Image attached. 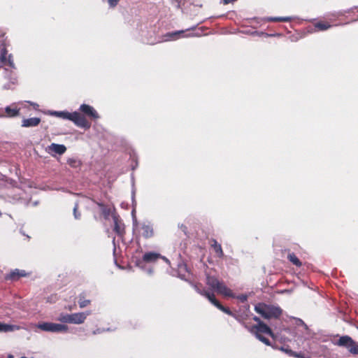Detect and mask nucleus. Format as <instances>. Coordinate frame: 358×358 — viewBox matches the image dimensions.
<instances>
[{
    "label": "nucleus",
    "instance_id": "24",
    "mask_svg": "<svg viewBox=\"0 0 358 358\" xmlns=\"http://www.w3.org/2000/svg\"><path fill=\"white\" fill-rule=\"evenodd\" d=\"M67 163L72 168H78L81 165L80 161L76 158L69 159Z\"/></svg>",
    "mask_w": 358,
    "mask_h": 358
},
{
    "label": "nucleus",
    "instance_id": "33",
    "mask_svg": "<svg viewBox=\"0 0 358 358\" xmlns=\"http://www.w3.org/2000/svg\"><path fill=\"white\" fill-rule=\"evenodd\" d=\"M29 103H30V105H31L35 109H36L38 107V104H37L36 103H34V102H31V101H29Z\"/></svg>",
    "mask_w": 358,
    "mask_h": 358
},
{
    "label": "nucleus",
    "instance_id": "2",
    "mask_svg": "<svg viewBox=\"0 0 358 358\" xmlns=\"http://www.w3.org/2000/svg\"><path fill=\"white\" fill-rule=\"evenodd\" d=\"M255 310L265 319L278 318L282 313V310L277 306L258 303L255 307Z\"/></svg>",
    "mask_w": 358,
    "mask_h": 358
},
{
    "label": "nucleus",
    "instance_id": "8",
    "mask_svg": "<svg viewBox=\"0 0 358 358\" xmlns=\"http://www.w3.org/2000/svg\"><path fill=\"white\" fill-rule=\"evenodd\" d=\"M66 148L64 145L57 144L55 143H51L45 148V151L52 157H55L56 155H62L66 152Z\"/></svg>",
    "mask_w": 358,
    "mask_h": 358
},
{
    "label": "nucleus",
    "instance_id": "9",
    "mask_svg": "<svg viewBox=\"0 0 358 358\" xmlns=\"http://www.w3.org/2000/svg\"><path fill=\"white\" fill-rule=\"evenodd\" d=\"M90 314V311L70 314L69 324H81L84 323L87 317Z\"/></svg>",
    "mask_w": 358,
    "mask_h": 358
},
{
    "label": "nucleus",
    "instance_id": "37",
    "mask_svg": "<svg viewBox=\"0 0 358 358\" xmlns=\"http://www.w3.org/2000/svg\"><path fill=\"white\" fill-rule=\"evenodd\" d=\"M357 329H358V327H357Z\"/></svg>",
    "mask_w": 358,
    "mask_h": 358
},
{
    "label": "nucleus",
    "instance_id": "30",
    "mask_svg": "<svg viewBox=\"0 0 358 358\" xmlns=\"http://www.w3.org/2000/svg\"><path fill=\"white\" fill-rule=\"evenodd\" d=\"M78 206L77 203H76L73 207V215H74L75 219H76V220H78L80 217V214L78 213Z\"/></svg>",
    "mask_w": 358,
    "mask_h": 358
},
{
    "label": "nucleus",
    "instance_id": "13",
    "mask_svg": "<svg viewBox=\"0 0 358 358\" xmlns=\"http://www.w3.org/2000/svg\"><path fill=\"white\" fill-rule=\"evenodd\" d=\"M80 110L93 119H98L99 117L97 112L90 105L85 103L80 105Z\"/></svg>",
    "mask_w": 358,
    "mask_h": 358
},
{
    "label": "nucleus",
    "instance_id": "31",
    "mask_svg": "<svg viewBox=\"0 0 358 358\" xmlns=\"http://www.w3.org/2000/svg\"><path fill=\"white\" fill-rule=\"evenodd\" d=\"M119 1L120 0H108V3L110 7L114 8L117 5Z\"/></svg>",
    "mask_w": 358,
    "mask_h": 358
},
{
    "label": "nucleus",
    "instance_id": "3",
    "mask_svg": "<svg viewBox=\"0 0 358 358\" xmlns=\"http://www.w3.org/2000/svg\"><path fill=\"white\" fill-rule=\"evenodd\" d=\"M0 67H3V70L6 73V77L9 80H10L11 83L14 84L16 79L13 76L12 70H9L7 67L13 69L14 64L13 60L11 59L10 55H7V51L4 48L1 50L0 54Z\"/></svg>",
    "mask_w": 358,
    "mask_h": 358
},
{
    "label": "nucleus",
    "instance_id": "11",
    "mask_svg": "<svg viewBox=\"0 0 358 358\" xmlns=\"http://www.w3.org/2000/svg\"><path fill=\"white\" fill-rule=\"evenodd\" d=\"M335 344L340 347H344L350 351L352 345H355V341L349 336H343L336 341Z\"/></svg>",
    "mask_w": 358,
    "mask_h": 358
},
{
    "label": "nucleus",
    "instance_id": "34",
    "mask_svg": "<svg viewBox=\"0 0 358 358\" xmlns=\"http://www.w3.org/2000/svg\"><path fill=\"white\" fill-rule=\"evenodd\" d=\"M152 271L151 269H149V270H148V273H149L150 274H151V273H152Z\"/></svg>",
    "mask_w": 358,
    "mask_h": 358
},
{
    "label": "nucleus",
    "instance_id": "21",
    "mask_svg": "<svg viewBox=\"0 0 358 358\" xmlns=\"http://www.w3.org/2000/svg\"><path fill=\"white\" fill-rule=\"evenodd\" d=\"M287 258L294 265L298 267H300L301 266V261L294 253L289 254Z\"/></svg>",
    "mask_w": 358,
    "mask_h": 358
},
{
    "label": "nucleus",
    "instance_id": "1",
    "mask_svg": "<svg viewBox=\"0 0 358 358\" xmlns=\"http://www.w3.org/2000/svg\"><path fill=\"white\" fill-rule=\"evenodd\" d=\"M48 114L51 116L57 117L63 120H69L73 122L77 127L88 129L91 127V123L80 113L73 112L69 113L68 111H56L49 110Z\"/></svg>",
    "mask_w": 358,
    "mask_h": 358
},
{
    "label": "nucleus",
    "instance_id": "14",
    "mask_svg": "<svg viewBox=\"0 0 358 358\" xmlns=\"http://www.w3.org/2000/svg\"><path fill=\"white\" fill-rule=\"evenodd\" d=\"M112 217L114 222V231L119 235H122L124 232V224L119 220L118 216L113 213Z\"/></svg>",
    "mask_w": 358,
    "mask_h": 358
},
{
    "label": "nucleus",
    "instance_id": "23",
    "mask_svg": "<svg viewBox=\"0 0 358 358\" xmlns=\"http://www.w3.org/2000/svg\"><path fill=\"white\" fill-rule=\"evenodd\" d=\"M212 247L213 248L215 252L217 253L218 257H221L223 256L224 254L221 245L217 243L216 241H213V244H212Z\"/></svg>",
    "mask_w": 358,
    "mask_h": 358
},
{
    "label": "nucleus",
    "instance_id": "16",
    "mask_svg": "<svg viewBox=\"0 0 358 358\" xmlns=\"http://www.w3.org/2000/svg\"><path fill=\"white\" fill-rule=\"evenodd\" d=\"M141 230L142 235L146 238H150L153 236V228L152 226L149 223H143L141 225Z\"/></svg>",
    "mask_w": 358,
    "mask_h": 358
},
{
    "label": "nucleus",
    "instance_id": "19",
    "mask_svg": "<svg viewBox=\"0 0 358 358\" xmlns=\"http://www.w3.org/2000/svg\"><path fill=\"white\" fill-rule=\"evenodd\" d=\"M20 327L17 325H11L0 322V332H8L19 330Z\"/></svg>",
    "mask_w": 358,
    "mask_h": 358
},
{
    "label": "nucleus",
    "instance_id": "20",
    "mask_svg": "<svg viewBox=\"0 0 358 358\" xmlns=\"http://www.w3.org/2000/svg\"><path fill=\"white\" fill-rule=\"evenodd\" d=\"M97 205L99 206L100 210L104 217L105 219H108L109 216L113 215L114 213L111 211V209L106 207L103 203H97Z\"/></svg>",
    "mask_w": 358,
    "mask_h": 358
},
{
    "label": "nucleus",
    "instance_id": "15",
    "mask_svg": "<svg viewBox=\"0 0 358 358\" xmlns=\"http://www.w3.org/2000/svg\"><path fill=\"white\" fill-rule=\"evenodd\" d=\"M41 119L39 117H30L23 119L22 121V127H34L39 124Z\"/></svg>",
    "mask_w": 358,
    "mask_h": 358
},
{
    "label": "nucleus",
    "instance_id": "27",
    "mask_svg": "<svg viewBox=\"0 0 358 358\" xmlns=\"http://www.w3.org/2000/svg\"><path fill=\"white\" fill-rule=\"evenodd\" d=\"M90 303V300L85 299L84 298H83L81 296L80 297L79 301H78V304H79L80 308H85L87 305H89Z\"/></svg>",
    "mask_w": 358,
    "mask_h": 358
},
{
    "label": "nucleus",
    "instance_id": "12",
    "mask_svg": "<svg viewBox=\"0 0 358 358\" xmlns=\"http://www.w3.org/2000/svg\"><path fill=\"white\" fill-rule=\"evenodd\" d=\"M6 114H0V117H14L20 114V108L13 103L5 108Z\"/></svg>",
    "mask_w": 358,
    "mask_h": 358
},
{
    "label": "nucleus",
    "instance_id": "29",
    "mask_svg": "<svg viewBox=\"0 0 358 358\" xmlns=\"http://www.w3.org/2000/svg\"><path fill=\"white\" fill-rule=\"evenodd\" d=\"M233 295H234V296H232L233 298H235V297L237 298L242 303L245 302L248 299V296L245 294H241L237 296H236L234 294H233Z\"/></svg>",
    "mask_w": 358,
    "mask_h": 358
},
{
    "label": "nucleus",
    "instance_id": "4",
    "mask_svg": "<svg viewBox=\"0 0 358 358\" xmlns=\"http://www.w3.org/2000/svg\"><path fill=\"white\" fill-rule=\"evenodd\" d=\"M250 331L252 334L255 335L257 339L264 343L265 345H271L269 340L262 335L263 334L268 335L271 337H274L273 333L268 325L264 323L256 324L252 326Z\"/></svg>",
    "mask_w": 358,
    "mask_h": 358
},
{
    "label": "nucleus",
    "instance_id": "28",
    "mask_svg": "<svg viewBox=\"0 0 358 358\" xmlns=\"http://www.w3.org/2000/svg\"><path fill=\"white\" fill-rule=\"evenodd\" d=\"M349 352L353 355H358V343L355 341V345H352Z\"/></svg>",
    "mask_w": 358,
    "mask_h": 358
},
{
    "label": "nucleus",
    "instance_id": "6",
    "mask_svg": "<svg viewBox=\"0 0 358 358\" xmlns=\"http://www.w3.org/2000/svg\"><path fill=\"white\" fill-rule=\"evenodd\" d=\"M194 287L199 294L206 296L210 301V303H213L215 306H216L218 309H220V310L227 313L229 315L235 317V315L229 308L224 307L222 304L219 303L218 301L215 299L213 293H211L210 291H208L204 288H201V285H194Z\"/></svg>",
    "mask_w": 358,
    "mask_h": 358
},
{
    "label": "nucleus",
    "instance_id": "32",
    "mask_svg": "<svg viewBox=\"0 0 358 358\" xmlns=\"http://www.w3.org/2000/svg\"><path fill=\"white\" fill-rule=\"evenodd\" d=\"M253 320H254V321H255V322L257 323V324H262V323H264V322H262V321H261V320H260L258 317H257V316H255V317H253Z\"/></svg>",
    "mask_w": 358,
    "mask_h": 358
},
{
    "label": "nucleus",
    "instance_id": "25",
    "mask_svg": "<svg viewBox=\"0 0 358 358\" xmlns=\"http://www.w3.org/2000/svg\"><path fill=\"white\" fill-rule=\"evenodd\" d=\"M57 320L64 323H70V314L61 313Z\"/></svg>",
    "mask_w": 358,
    "mask_h": 358
},
{
    "label": "nucleus",
    "instance_id": "18",
    "mask_svg": "<svg viewBox=\"0 0 358 358\" xmlns=\"http://www.w3.org/2000/svg\"><path fill=\"white\" fill-rule=\"evenodd\" d=\"M184 33V31H176L174 32H170L164 36V41H170L177 39L180 37V35Z\"/></svg>",
    "mask_w": 358,
    "mask_h": 358
},
{
    "label": "nucleus",
    "instance_id": "10",
    "mask_svg": "<svg viewBox=\"0 0 358 358\" xmlns=\"http://www.w3.org/2000/svg\"><path fill=\"white\" fill-rule=\"evenodd\" d=\"M159 258L162 259L167 264H170L169 260L166 257L162 256L160 254L155 252L145 253L143 256V261L145 262L151 263L155 262Z\"/></svg>",
    "mask_w": 358,
    "mask_h": 358
},
{
    "label": "nucleus",
    "instance_id": "35",
    "mask_svg": "<svg viewBox=\"0 0 358 358\" xmlns=\"http://www.w3.org/2000/svg\"><path fill=\"white\" fill-rule=\"evenodd\" d=\"M8 358H14V357L13 355H9Z\"/></svg>",
    "mask_w": 358,
    "mask_h": 358
},
{
    "label": "nucleus",
    "instance_id": "36",
    "mask_svg": "<svg viewBox=\"0 0 358 358\" xmlns=\"http://www.w3.org/2000/svg\"><path fill=\"white\" fill-rule=\"evenodd\" d=\"M194 36V35H192V34H189V35H188L187 36Z\"/></svg>",
    "mask_w": 358,
    "mask_h": 358
},
{
    "label": "nucleus",
    "instance_id": "26",
    "mask_svg": "<svg viewBox=\"0 0 358 358\" xmlns=\"http://www.w3.org/2000/svg\"><path fill=\"white\" fill-rule=\"evenodd\" d=\"M291 20L289 17H269L268 21L288 22Z\"/></svg>",
    "mask_w": 358,
    "mask_h": 358
},
{
    "label": "nucleus",
    "instance_id": "5",
    "mask_svg": "<svg viewBox=\"0 0 358 358\" xmlns=\"http://www.w3.org/2000/svg\"><path fill=\"white\" fill-rule=\"evenodd\" d=\"M206 284L212 291H215L226 296H234L232 291L214 276L207 275Z\"/></svg>",
    "mask_w": 358,
    "mask_h": 358
},
{
    "label": "nucleus",
    "instance_id": "22",
    "mask_svg": "<svg viewBox=\"0 0 358 358\" xmlns=\"http://www.w3.org/2000/svg\"><path fill=\"white\" fill-rule=\"evenodd\" d=\"M331 25L327 22H319L315 24V27L319 31H324L330 28Z\"/></svg>",
    "mask_w": 358,
    "mask_h": 358
},
{
    "label": "nucleus",
    "instance_id": "17",
    "mask_svg": "<svg viewBox=\"0 0 358 358\" xmlns=\"http://www.w3.org/2000/svg\"><path fill=\"white\" fill-rule=\"evenodd\" d=\"M26 275H27V273H26L25 271L20 270V269H15L10 273V274L7 277V279H10L12 280H17L20 277H24Z\"/></svg>",
    "mask_w": 358,
    "mask_h": 358
},
{
    "label": "nucleus",
    "instance_id": "7",
    "mask_svg": "<svg viewBox=\"0 0 358 358\" xmlns=\"http://www.w3.org/2000/svg\"><path fill=\"white\" fill-rule=\"evenodd\" d=\"M36 327L43 331L47 332H66L68 327L65 324L52 323V322H41L38 323Z\"/></svg>",
    "mask_w": 358,
    "mask_h": 358
}]
</instances>
